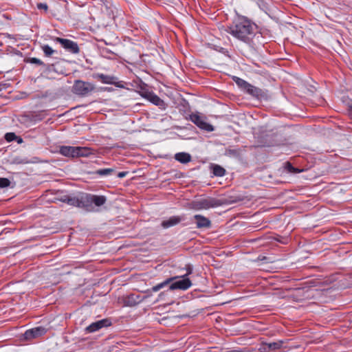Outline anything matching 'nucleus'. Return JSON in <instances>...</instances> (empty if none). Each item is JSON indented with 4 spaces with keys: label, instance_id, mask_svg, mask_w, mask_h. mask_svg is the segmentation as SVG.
Returning <instances> with one entry per match:
<instances>
[{
    "label": "nucleus",
    "instance_id": "obj_30",
    "mask_svg": "<svg viewBox=\"0 0 352 352\" xmlns=\"http://www.w3.org/2000/svg\"><path fill=\"white\" fill-rule=\"evenodd\" d=\"M69 195H61V196L58 198V199H59L60 201H62V202H64V203H66V204H67V200H68V199H69Z\"/></svg>",
    "mask_w": 352,
    "mask_h": 352
},
{
    "label": "nucleus",
    "instance_id": "obj_12",
    "mask_svg": "<svg viewBox=\"0 0 352 352\" xmlns=\"http://www.w3.org/2000/svg\"><path fill=\"white\" fill-rule=\"evenodd\" d=\"M94 79L100 80L102 83L108 85H116L118 78L113 76L106 75L103 74L95 73L92 74Z\"/></svg>",
    "mask_w": 352,
    "mask_h": 352
},
{
    "label": "nucleus",
    "instance_id": "obj_15",
    "mask_svg": "<svg viewBox=\"0 0 352 352\" xmlns=\"http://www.w3.org/2000/svg\"><path fill=\"white\" fill-rule=\"evenodd\" d=\"M243 91L245 92L246 94H248L253 97L257 98L261 97L263 94V91L261 89H259L250 83L247 85V87L245 88Z\"/></svg>",
    "mask_w": 352,
    "mask_h": 352
},
{
    "label": "nucleus",
    "instance_id": "obj_1",
    "mask_svg": "<svg viewBox=\"0 0 352 352\" xmlns=\"http://www.w3.org/2000/svg\"><path fill=\"white\" fill-rule=\"evenodd\" d=\"M256 25L245 17H238L228 27L227 32L237 40L250 44L256 34Z\"/></svg>",
    "mask_w": 352,
    "mask_h": 352
},
{
    "label": "nucleus",
    "instance_id": "obj_29",
    "mask_svg": "<svg viewBox=\"0 0 352 352\" xmlns=\"http://www.w3.org/2000/svg\"><path fill=\"white\" fill-rule=\"evenodd\" d=\"M16 138H18V137L16 135V134L14 133H7L5 135V139L8 142H12V141L16 140Z\"/></svg>",
    "mask_w": 352,
    "mask_h": 352
},
{
    "label": "nucleus",
    "instance_id": "obj_9",
    "mask_svg": "<svg viewBox=\"0 0 352 352\" xmlns=\"http://www.w3.org/2000/svg\"><path fill=\"white\" fill-rule=\"evenodd\" d=\"M111 324V321L109 319H102L96 322H92L88 327H86L85 331L87 333H93L98 331L102 327H107Z\"/></svg>",
    "mask_w": 352,
    "mask_h": 352
},
{
    "label": "nucleus",
    "instance_id": "obj_22",
    "mask_svg": "<svg viewBox=\"0 0 352 352\" xmlns=\"http://www.w3.org/2000/svg\"><path fill=\"white\" fill-rule=\"evenodd\" d=\"M233 80L242 91H243L245 88L247 87V85L249 84V82L239 77L235 76L234 77Z\"/></svg>",
    "mask_w": 352,
    "mask_h": 352
},
{
    "label": "nucleus",
    "instance_id": "obj_37",
    "mask_svg": "<svg viewBox=\"0 0 352 352\" xmlns=\"http://www.w3.org/2000/svg\"><path fill=\"white\" fill-rule=\"evenodd\" d=\"M229 152H230V153H236V151H231V150H230V151H229Z\"/></svg>",
    "mask_w": 352,
    "mask_h": 352
},
{
    "label": "nucleus",
    "instance_id": "obj_16",
    "mask_svg": "<svg viewBox=\"0 0 352 352\" xmlns=\"http://www.w3.org/2000/svg\"><path fill=\"white\" fill-rule=\"evenodd\" d=\"M142 299L140 296L134 294L129 295L124 300V305L129 307H133L140 303Z\"/></svg>",
    "mask_w": 352,
    "mask_h": 352
},
{
    "label": "nucleus",
    "instance_id": "obj_18",
    "mask_svg": "<svg viewBox=\"0 0 352 352\" xmlns=\"http://www.w3.org/2000/svg\"><path fill=\"white\" fill-rule=\"evenodd\" d=\"M175 159L182 164H187L191 161L192 157L189 153L181 152L175 155Z\"/></svg>",
    "mask_w": 352,
    "mask_h": 352
},
{
    "label": "nucleus",
    "instance_id": "obj_36",
    "mask_svg": "<svg viewBox=\"0 0 352 352\" xmlns=\"http://www.w3.org/2000/svg\"><path fill=\"white\" fill-rule=\"evenodd\" d=\"M34 117L36 120H42V118H37V116H36H36H34Z\"/></svg>",
    "mask_w": 352,
    "mask_h": 352
},
{
    "label": "nucleus",
    "instance_id": "obj_17",
    "mask_svg": "<svg viewBox=\"0 0 352 352\" xmlns=\"http://www.w3.org/2000/svg\"><path fill=\"white\" fill-rule=\"evenodd\" d=\"M182 219L178 216L170 217L168 219L164 220L162 222L161 225L164 228H168L174 226L181 222Z\"/></svg>",
    "mask_w": 352,
    "mask_h": 352
},
{
    "label": "nucleus",
    "instance_id": "obj_13",
    "mask_svg": "<svg viewBox=\"0 0 352 352\" xmlns=\"http://www.w3.org/2000/svg\"><path fill=\"white\" fill-rule=\"evenodd\" d=\"M204 210L216 208L222 205V201L213 197L201 199Z\"/></svg>",
    "mask_w": 352,
    "mask_h": 352
},
{
    "label": "nucleus",
    "instance_id": "obj_8",
    "mask_svg": "<svg viewBox=\"0 0 352 352\" xmlns=\"http://www.w3.org/2000/svg\"><path fill=\"white\" fill-rule=\"evenodd\" d=\"M67 204L85 210V193H82L78 196L69 195Z\"/></svg>",
    "mask_w": 352,
    "mask_h": 352
},
{
    "label": "nucleus",
    "instance_id": "obj_26",
    "mask_svg": "<svg viewBox=\"0 0 352 352\" xmlns=\"http://www.w3.org/2000/svg\"><path fill=\"white\" fill-rule=\"evenodd\" d=\"M285 168L287 172L291 173H297L301 172L300 170H299L296 168H294L292 166V164L289 162H287L286 163H285Z\"/></svg>",
    "mask_w": 352,
    "mask_h": 352
},
{
    "label": "nucleus",
    "instance_id": "obj_21",
    "mask_svg": "<svg viewBox=\"0 0 352 352\" xmlns=\"http://www.w3.org/2000/svg\"><path fill=\"white\" fill-rule=\"evenodd\" d=\"M212 173L217 177H222L226 174V170L218 164L212 166Z\"/></svg>",
    "mask_w": 352,
    "mask_h": 352
},
{
    "label": "nucleus",
    "instance_id": "obj_25",
    "mask_svg": "<svg viewBox=\"0 0 352 352\" xmlns=\"http://www.w3.org/2000/svg\"><path fill=\"white\" fill-rule=\"evenodd\" d=\"M42 48V50L44 53V54L49 57V56H51L54 53L56 52L55 50H54L50 46H49L48 45H44L41 47Z\"/></svg>",
    "mask_w": 352,
    "mask_h": 352
},
{
    "label": "nucleus",
    "instance_id": "obj_10",
    "mask_svg": "<svg viewBox=\"0 0 352 352\" xmlns=\"http://www.w3.org/2000/svg\"><path fill=\"white\" fill-rule=\"evenodd\" d=\"M47 332L45 327H37L29 330H27L24 333V337L26 340H31L44 335Z\"/></svg>",
    "mask_w": 352,
    "mask_h": 352
},
{
    "label": "nucleus",
    "instance_id": "obj_24",
    "mask_svg": "<svg viewBox=\"0 0 352 352\" xmlns=\"http://www.w3.org/2000/svg\"><path fill=\"white\" fill-rule=\"evenodd\" d=\"M190 208L196 210H204L202 201L201 199L192 201L190 204Z\"/></svg>",
    "mask_w": 352,
    "mask_h": 352
},
{
    "label": "nucleus",
    "instance_id": "obj_32",
    "mask_svg": "<svg viewBox=\"0 0 352 352\" xmlns=\"http://www.w3.org/2000/svg\"><path fill=\"white\" fill-rule=\"evenodd\" d=\"M37 8L40 10L43 9L45 11H47V8H48L47 5L46 3H38Z\"/></svg>",
    "mask_w": 352,
    "mask_h": 352
},
{
    "label": "nucleus",
    "instance_id": "obj_5",
    "mask_svg": "<svg viewBox=\"0 0 352 352\" xmlns=\"http://www.w3.org/2000/svg\"><path fill=\"white\" fill-rule=\"evenodd\" d=\"M54 41L60 43L67 51L72 54H78L80 52L77 43L67 38L56 37Z\"/></svg>",
    "mask_w": 352,
    "mask_h": 352
},
{
    "label": "nucleus",
    "instance_id": "obj_4",
    "mask_svg": "<svg viewBox=\"0 0 352 352\" xmlns=\"http://www.w3.org/2000/svg\"><path fill=\"white\" fill-rule=\"evenodd\" d=\"M107 201V198L104 195H96L85 193V210L91 212L94 210L93 204L96 206H101Z\"/></svg>",
    "mask_w": 352,
    "mask_h": 352
},
{
    "label": "nucleus",
    "instance_id": "obj_34",
    "mask_svg": "<svg viewBox=\"0 0 352 352\" xmlns=\"http://www.w3.org/2000/svg\"><path fill=\"white\" fill-rule=\"evenodd\" d=\"M14 163H17V164H24L26 162V161L25 160H19V158H14Z\"/></svg>",
    "mask_w": 352,
    "mask_h": 352
},
{
    "label": "nucleus",
    "instance_id": "obj_31",
    "mask_svg": "<svg viewBox=\"0 0 352 352\" xmlns=\"http://www.w3.org/2000/svg\"><path fill=\"white\" fill-rule=\"evenodd\" d=\"M186 274L184 275L186 277H187L188 275L191 274L192 273V266L190 264L186 265Z\"/></svg>",
    "mask_w": 352,
    "mask_h": 352
},
{
    "label": "nucleus",
    "instance_id": "obj_28",
    "mask_svg": "<svg viewBox=\"0 0 352 352\" xmlns=\"http://www.w3.org/2000/svg\"><path fill=\"white\" fill-rule=\"evenodd\" d=\"M10 184V182L8 178L1 177L0 178V188L8 187Z\"/></svg>",
    "mask_w": 352,
    "mask_h": 352
},
{
    "label": "nucleus",
    "instance_id": "obj_7",
    "mask_svg": "<svg viewBox=\"0 0 352 352\" xmlns=\"http://www.w3.org/2000/svg\"><path fill=\"white\" fill-rule=\"evenodd\" d=\"M182 278V279L179 280H173L168 285H169V290H175V289H182V290H186L188 289L191 285L192 283L190 280L186 277V276H180Z\"/></svg>",
    "mask_w": 352,
    "mask_h": 352
},
{
    "label": "nucleus",
    "instance_id": "obj_33",
    "mask_svg": "<svg viewBox=\"0 0 352 352\" xmlns=\"http://www.w3.org/2000/svg\"><path fill=\"white\" fill-rule=\"evenodd\" d=\"M127 174H128V172H125V171L120 172L118 174V177L120 178H122V177H124Z\"/></svg>",
    "mask_w": 352,
    "mask_h": 352
},
{
    "label": "nucleus",
    "instance_id": "obj_39",
    "mask_svg": "<svg viewBox=\"0 0 352 352\" xmlns=\"http://www.w3.org/2000/svg\"><path fill=\"white\" fill-rule=\"evenodd\" d=\"M350 108H351V109L352 110V104L351 105Z\"/></svg>",
    "mask_w": 352,
    "mask_h": 352
},
{
    "label": "nucleus",
    "instance_id": "obj_23",
    "mask_svg": "<svg viewBox=\"0 0 352 352\" xmlns=\"http://www.w3.org/2000/svg\"><path fill=\"white\" fill-rule=\"evenodd\" d=\"M115 170L113 168H102L96 171V174L100 176H107L114 173Z\"/></svg>",
    "mask_w": 352,
    "mask_h": 352
},
{
    "label": "nucleus",
    "instance_id": "obj_38",
    "mask_svg": "<svg viewBox=\"0 0 352 352\" xmlns=\"http://www.w3.org/2000/svg\"><path fill=\"white\" fill-rule=\"evenodd\" d=\"M22 142V139L21 138H19L18 142Z\"/></svg>",
    "mask_w": 352,
    "mask_h": 352
},
{
    "label": "nucleus",
    "instance_id": "obj_11",
    "mask_svg": "<svg viewBox=\"0 0 352 352\" xmlns=\"http://www.w3.org/2000/svg\"><path fill=\"white\" fill-rule=\"evenodd\" d=\"M178 278H179V276H174V277L168 278L166 280H165L164 281H163L162 283H159V284L156 285L155 286H153L151 289H147L145 292V294H146L145 296V298H148V297L151 296L152 292H157L160 291V289H163L164 287H165L166 286L169 285L173 280H176Z\"/></svg>",
    "mask_w": 352,
    "mask_h": 352
},
{
    "label": "nucleus",
    "instance_id": "obj_3",
    "mask_svg": "<svg viewBox=\"0 0 352 352\" xmlns=\"http://www.w3.org/2000/svg\"><path fill=\"white\" fill-rule=\"evenodd\" d=\"M95 89V85L91 82L80 80L74 81L72 91L78 96H85Z\"/></svg>",
    "mask_w": 352,
    "mask_h": 352
},
{
    "label": "nucleus",
    "instance_id": "obj_14",
    "mask_svg": "<svg viewBox=\"0 0 352 352\" xmlns=\"http://www.w3.org/2000/svg\"><path fill=\"white\" fill-rule=\"evenodd\" d=\"M194 219L197 228H209L211 226L210 220L203 215L195 214Z\"/></svg>",
    "mask_w": 352,
    "mask_h": 352
},
{
    "label": "nucleus",
    "instance_id": "obj_35",
    "mask_svg": "<svg viewBox=\"0 0 352 352\" xmlns=\"http://www.w3.org/2000/svg\"><path fill=\"white\" fill-rule=\"evenodd\" d=\"M164 296H165L164 292H161V293L158 295V298L157 299V300H156V301H159V300H162Z\"/></svg>",
    "mask_w": 352,
    "mask_h": 352
},
{
    "label": "nucleus",
    "instance_id": "obj_2",
    "mask_svg": "<svg viewBox=\"0 0 352 352\" xmlns=\"http://www.w3.org/2000/svg\"><path fill=\"white\" fill-rule=\"evenodd\" d=\"M59 153L65 157H87L91 152L87 147L62 146L60 147Z\"/></svg>",
    "mask_w": 352,
    "mask_h": 352
},
{
    "label": "nucleus",
    "instance_id": "obj_20",
    "mask_svg": "<svg viewBox=\"0 0 352 352\" xmlns=\"http://www.w3.org/2000/svg\"><path fill=\"white\" fill-rule=\"evenodd\" d=\"M148 98L150 102H151L153 104L160 107V108H165V102L163 100H162L159 96H157L155 94H150L148 96Z\"/></svg>",
    "mask_w": 352,
    "mask_h": 352
},
{
    "label": "nucleus",
    "instance_id": "obj_6",
    "mask_svg": "<svg viewBox=\"0 0 352 352\" xmlns=\"http://www.w3.org/2000/svg\"><path fill=\"white\" fill-rule=\"evenodd\" d=\"M190 120L196 124L199 128L208 132L214 131V127L212 124L206 121V118L197 114L190 115Z\"/></svg>",
    "mask_w": 352,
    "mask_h": 352
},
{
    "label": "nucleus",
    "instance_id": "obj_19",
    "mask_svg": "<svg viewBox=\"0 0 352 352\" xmlns=\"http://www.w3.org/2000/svg\"><path fill=\"white\" fill-rule=\"evenodd\" d=\"M284 342L283 340H278L277 342H270L264 345V349L267 352L272 351L276 349H279L283 346Z\"/></svg>",
    "mask_w": 352,
    "mask_h": 352
},
{
    "label": "nucleus",
    "instance_id": "obj_27",
    "mask_svg": "<svg viewBox=\"0 0 352 352\" xmlns=\"http://www.w3.org/2000/svg\"><path fill=\"white\" fill-rule=\"evenodd\" d=\"M26 62L31 63V64L37 65L39 66L46 67V65L41 60H40L39 58H34V57L28 58L27 59Z\"/></svg>",
    "mask_w": 352,
    "mask_h": 352
}]
</instances>
